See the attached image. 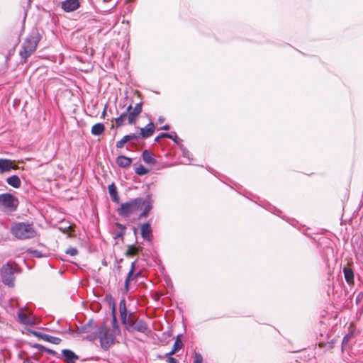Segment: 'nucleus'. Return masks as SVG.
Segmentation results:
<instances>
[{
	"label": "nucleus",
	"instance_id": "nucleus-1",
	"mask_svg": "<svg viewBox=\"0 0 363 363\" xmlns=\"http://www.w3.org/2000/svg\"><path fill=\"white\" fill-rule=\"evenodd\" d=\"M118 310L121 323L128 333L147 334L150 332L147 323L143 319L140 318L134 312L128 313L125 298L120 301Z\"/></svg>",
	"mask_w": 363,
	"mask_h": 363
},
{
	"label": "nucleus",
	"instance_id": "nucleus-2",
	"mask_svg": "<svg viewBox=\"0 0 363 363\" xmlns=\"http://www.w3.org/2000/svg\"><path fill=\"white\" fill-rule=\"evenodd\" d=\"M114 333H109V329L105 324H102L95 331V333H91L86 335V339L89 341H94L99 339L101 347L107 350L115 342Z\"/></svg>",
	"mask_w": 363,
	"mask_h": 363
},
{
	"label": "nucleus",
	"instance_id": "nucleus-3",
	"mask_svg": "<svg viewBox=\"0 0 363 363\" xmlns=\"http://www.w3.org/2000/svg\"><path fill=\"white\" fill-rule=\"evenodd\" d=\"M40 40V36L38 32L33 33L23 40L19 50L21 63H26L28 58L35 52Z\"/></svg>",
	"mask_w": 363,
	"mask_h": 363
},
{
	"label": "nucleus",
	"instance_id": "nucleus-4",
	"mask_svg": "<svg viewBox=\"0 0 363 363\" xmlns=\"http://www.w3.org/2000/svg\"><path fill=\"white\" fill-rule=\"evenodd\" d=\"M143 111V102H139L133 107L130 104L126 108L125 112L121 113L118 118L115 119V125L116 128L121 127L124 125L125 121L128 120L129 125L135 124L139 116Z\"/></svg>",
	"mask_w": 363,
	"mask_h": 363
},
{
	"label": "nucleus",
	"instance_id": "nucleus-5",
	"mask_svg": "<svg viewBox=\"0 0 363 363\" xmlns=\"http://www.w3.org/2000/svg\"><path fill=\"white\" fill-rule=\"evenodd\" d=\"M11 232L16 238L21 240L33 238L37 235L33 224L29 223H15L11 226Z\"/></svg>",
	"mask_w": 363,
	"mask_h": 363
},
{
	"label": "nucleus",
	"instance_id": "nucleus-6",
	"mask_svg": "<svg viewBox=\"0 0 363 363\" xmlns=\"http://www.w3.org/2000/svg\"><path fill=\"white\" fill-rule=\"evenodd\" d=\"M145 204L143 198H136L128 202L123 203L117 209L118 215L123 217H129L140 211Z\"/></svg>",
	"mask_w": 363,
	"mask_h": 363
},
{
	"label": "nucleus",
	"instance_id": "nucleus-7",
	"mask_svg": "<svg viewBox=\"0 0 363 363\" xmlns=\"http://www.w3.org/2000/svg\"><path fill=\"white\" fill-rule=\"evenodd\" d=\"M18 205V200L11 194H0V208H4L10 211H15Z\"/></svg>",
	"mask_w": 363,
	"mask_h": 363
},
{
	"label": "nucleus",
	"instance_id": "nucleus-8",
	"mask_svg": "<svg viewBox=\"0 0 363 363\" xmlns=\"http://www.w3.org/2000/svg\"><path fill=\"white\" fill-rule=\"evenodd\" d=\"M2 282L9 286L14 285V269L9 262L4 264L1 269Z\"/></svg>",
	"mask_w": 363,
	"mask_h": 363
},
{
	"label": "nucleus",
	"instance_id": "nucleus-9",
	"mask_svg": "<svg viewBox=\"0 0 363 363\" xmlns=\"http://www.w3.org/2000/svg\"><path fill=\"white\" fill-rule=\"evenodd\" d=\"M18 167L15 164V161L9 159H0V172H7L11 169H18Z\"/></svg>",
	"mask_w": 363,
	"mask_h": 363
},
{
	"label": "nucleus",
	"instance_id": "nucleus-10",
	"mask_svg": "<svg viewBox=\"0 0 363 363\" xmlns=\"http://www.w3.org/2000/svg\"><path fill=\"white\" fill-rule=\"evenodd\" d=\"M96 329L94 320L90 319L85 325L77 328V333H86L88 335L91 333H95Z\"/></svg>",
	"mask_w": 363,
	"mask_h": 363
},
{
	"label": "nucleus",
	"instance_id": "nucleus-11",
	"mask_svg": "<svg viewBox=\"0 0 363 363\" xmlns=\"http://www.w3.org/2000/svg\"><path fill=\"white\" fill-rule=\"evenodd\" d=\"M80 6L79 0H65L62 4V9L66 12L77 10Z\"/></svg>",
	"mask_w": 363,
	"mask_h": 363
},
{
	"label": "nucleus",
	"instance_id": "nucleus-12",
	"mask_svg": "<svg viewBox=\"0 0 363 363\" xmlns=\"http://www.w3.org/2000/svg\"><path fill=\"white\" fill-rule=\"evenodd\" d=\"M33 334L35 335V336L43 340L44 341L55 345H59L62 342V340L60 338L50 335L48 334L43 333L40 332H34Z\"/></svg>",
	"mask_w": 363,
	"mask_h": 363
},
{
	"label": "nucleus",
	"instance_id": "nucleus-13",
	"mask_svg": "<svg viewBox=\"0 0 363 363\" xmlns=\"http://www.w3.org/2000/svg\"><path fill=\"white\" fill-rule=\"evenodd\" d=\"M111 305H112L111 306V315H112L111 322H112L113 333H114V335H119L121 334V329L118 324V321H117V318H116V306H115V303H114L113 299L112 300Z\"/></svg>",
	"mask_w": 363,
	"mask_h": 363
},
{
	"label": "nucleus",
	"instance_id": "nucleus-14",
	"mask_svg": "<svg viewBox=\"0 0 363 363\" xmlns=\"http://www.w3.org/2000/svg\"><path fill=\"white\" fill-rule=\"evenodd\" d=\"M155 126L152 122H150L145 128H140V135L143 138L150 137L155 133Z\"/></svg>",
	"mask_w": 363,
	"mask_h": 363
},
{
	"label": "nucleus",
	"instance_id": "nucleus-15",
	"mask_svg": "<svg viewBox=\"0 0 363 363\" xmlns=\"http://www.w3.org/2000/svg\"><path fill=\"white\" fill-rule=\"evenodd\" d=\"M141 235L144 239L147 240H150L152 234V228L150 224L148 223H145L141 225L140 227Z\"/></svg>",
	"mask_w": 363,
	"mask_h": 363
},
{
	"label": "nucleus",
	"instance_id": "nucleus-16",
	"mask_svg": "<svg viewBox=\"0 0 363 363\" xmlns=\"http://www.w3.org/2000/svg\"><path fill=\"white\" fill-rule=\"evenodd\" d=\"M116 162L120 167L125 168L131 165L132 159L125 155H119L117 157Z\"/></svg>",
	"mask_w": 363,
	"mask_h": 363
},
{
	"label": "nucleus",
	"instance_id": "nucleus-17",
	"mask_svg": "<svg viewBox=\"0 0 363 363\" xmlns=\"http://www.w3.org/2000/svg\"><path fill=\"white\" fill-rule=\"evenodd\" d=\"M62 354L65 357L67 363H68V362H74V360L79 359V356L69 349L63 350L62 351Z\"/></svg>",
	"mask_w": 363,
	"mask_h": 363
},
{
	"label": "nucleus",
	"instance_id": "nucleus-18",
	"mask_svg": "<svg viewBox=\"0 0 363 363\" xmlns=\"http://www.w3.org/2000/svg\"><path fill=\"white\" fill-rule=\"evenodd\" d=\"M183 347V343L182 341L180 339V335H178L177 337V339L174 343V345L172 347V349L170 352L165 354L164 356H169L174 354L177 352H178L179 350H181Z\"/></svg>",
	"mask_w": 363,
	"mask_h": 363
},
{
	"label": "nucleus",
	"instance_id": "nucleus-19",
	"mask_svg": "<svg viewBox=\"0 0 363 363\" xmlns=\"http://www.w3.org/2000/svg\"><path fill=\"white\" fill-rule=\"evenodd\" d=\"M108 189L112 201L116 203H119L120 198L118 194L117 188L116 185L113 183H112L108 186Z\"/></svg>",
	"mask_w": 363,
	"mask_h": 363
},
{
	"label": "nucleus",
	"instance_id": "nucleus-20",
	"mask_svg": "<svg viewBox=\"0 0 363 363\" xmlns=\"http://www.w3.org/2000/svg\"><path fill=\"white\" fill-rule=\"evenodd\" d=\"M343 273L345 281L348 284H354V272L353 270L350 267H345L343 268Z\"/></svg>",
	"mask_w": 363,
	"mask_h": 363
},
{
	"label": "nucleus",
	"instance_id": "nucleus-21",
	"mask_svg": "<svg viewBox=\"0 0 363 363\" xmlns=\"http://www.w3.org/2000/svg\"><path fill=\"white\" fill-rule=\"evenodd\" d=\"M9 185L14 188H19L21 186V181L17 175H12L6 179Z\"/></svg>",
	"mask_w": 363,
	"mask_h": 363
},
{
	"label": "nucleus",
	"instance_id": "nucleus-22",
	"mask_svg": "<svg viewBox=\"0 0 363 363\" xmlns=\"http://www.w3.org/2000/svg\"><path fill=\"white\" fill-rule=\"evenodd\" d=\"M91 132L94 135H103L105 132V126L103 123H96L91 127Z\"/></svg>",
	"mask_w": 363,
	"mask_h": 363
},
{
	"label": "nucleus",
	"instance_id": "nucleus-23",
	"mask_svg": "<svg viewBox=\"0 0 363 363\" xmlns=\"http://www.w3.org/2000/svg\"><path fill=\"white\" fill-rule=\"evenodd\" d=\"M142 157H143V161L146 164H151V165H155L157 163L156 160L152 157V156L150 154V152L148 150H145L143 152Z\"/></svg>",
	"mask_w": 363,
	"mask_h": 363
},
{
	"label": "nucleus",
	"instance_id": "nucleus-24",
	"mask_svg": "<svg viewBox=\"0 0 363 363\" xmlns=\"http://www.w3.org/2000/svg\"><path fill=\"white\" fill-rule=\"evenodd\" d=\"M33 347L34 348H36V349H38L40 351H43V352H47L48 354H50L52 356H55V357H57L58 355V353L57 352H55V350H51V349H49V348H47L40 344H35L33 345Z\"/></svg>",
	"mask_w": 363,
	"mask_h": 363
},
{
	"label": "nucleus",
	"instance_id": "nucleus-25",
	"mask_svg": "<svg viewBox=\"0 0 363 363\" xmlns=\"http://www.w3.org/2000/svg\"><path fill=\"white\" fill-rule=\"evenodd\" d=\"M133 271H134V262H132L131 264V268L127 275V277L125 279V290L126 291H128L129 290V282L130 281L133 279L132 277H133Z\"/></svg>",
	"mask_w": 363,
	"mask_h": 363
},
{
	"label": "nucleus",
	"instance_id": "nucleus-26",
	"mask_svg": "<svg viewBox=\"0 0 363 363\" xmlns=\"http://www.w3.org/2000/svg\"><path fill=\"white\" fill-rule=\"evenodd\" d=\"M31 257H49L50 253L46 251V252L43 253V251H27Z\"/></svg>",
	"mask_w": 363,
	"mask_h": 363
},
{
	"label": "nucleus",
	"instance_id": "nucleus-27",
	"mask_svg": "<svg viewBox=\"0 0 363 363\" xmlns=\"http://www.w3.org/2000/svg\"><path fill=\"white\" fill-rule=\"evenodd\" d=\"M130 138L129 135H125L121 140L116 142V146L117 148L123 147L124 145L128 142L130 141Z\"/></svg>",
	"mask_w": 363,
	"mask_h": 363
},
{
	"label": "nucleus",
	"instance_id": "nucleus-28",
	"mask_svg": "<svg viewBox=\"0 0 363 363\" xmlns=\"http://www.w3.org/2000/svg\"><path fill=\"white\" fill-rule=\"evenodd\" d=\"M145 208L142 211V213L139 215L138 219H140L142 218H145L148 216L150 210L152 209V206L149 203L145 204Z\"/></svg>",
	"mask_w": 363,
	"mask_h": 363
},
{
	"label": "nucleus",
	"instance_id": "nucleus-29",
	"mask_svg": "<svg viewBox=\"0 0 363 363\" xmlns=\"http://www.w3.org/2000/svg\"><path fill=\"white\" fill-rule=\"evenodd\" d=\"M135 173L138 175H145L148 173L149 170L145 168L143 165L140 164L139 167L135 168Z\"/></svg>",
	"mask_w": 363,
	"mask_h": 363
},
{
	"label": "nucleus",
	"instance_id": "nucleus-30",
	"mask_svg": "<svg viewBox=\"0 0 363 363\" xmlns=\"http://www.w3.org/2000/svg\"><path fill=\"white\" fill-rule=\"evenodd\" d=\"M164 138H167L174 140V138H173L172 134L167 133H162L161 134H160L158 136H157L155 138V141L160 142V140L164 139Z\"/></svg>",
	"mask_w": 363,
	"mask_h": 363
},
{
	"label": "nucleus",
	"instance_id": "nucleus-31",
	"mask_svg": "<svg viewBox=\"0 0 363 363\" xmlns=\"http://www.w3.org/2000/svg\"><path fill=\"white\" fill-rule=\"evenodd\" d=\"M354 336V333L352 331L348 333L347 334H346L343 339H342V347H344L345 345H346L349 341Z\"/></svg>",
	"mask_w": 363,
	"mask_h": 363
},
{
	"label": "nucleus",
	"instance_id": "nucleus-32",
	"mask_svg": "<svg viewBox=\"0 0 363 363\" xmlns=\"http://www.w3.org/2000/svg\"><path fill=\"white\" fill-rule=\"evenodd\" d=\"M18 317L21 321V323L27 325H31V322L29 320V318L24 313H19Z\"/></svg>",
	"mask_w": 363,
	"mask_h": 363
},
{
	"label": "nucleus",
	"instance_id": "nucleus-33",
	"mask_svg": "<svg viewBox=\"0 0 363 363\" xmlns=\"http://www.w3.org/2000/svg\"><path fill=\"white\" fill-rule=\"evenodd\" d=\"M193 363H203V357L200 353L194 352V359Z\"/></svg>",
	"mask_w": 363,
	"mask_h": 363
},
{
	"label": "nucleus",
	"instance_id": "nucleus-34",
	"mask_svg": "<svg viewBox=\"0 0 363 363\" xmlns=\"http://www.w3.org/2000/svg\"><path fill=\"white\" fill-rule=\"evenodd\" d=\"M167 358V362L169 363H179V361L175 358L172 357V355L165 356Z\"/></svg>",
	"mask_w": 363,
	"mask_h": 363
},
{
	"label": "nucleus",
	"instance_id": "nucleus-35",
	"mask_svg": "<svg viewBox=\"0 0 363 363\" xmlns=\"http://www.w3.org/2000/svg\"><path fill=\"white\" fill-rule=\"evenodd\" d=\"M334 344H335V342L334 340H331L330 342H328L325 345V347H326V348L328 350H331L334 347Z\"/></svg>",
	"mask_w": 363,
	"mask_h": 363
},
{
	"label": "nucleus",
	"instance_id": "nucleus-36",
	"mask_svg": "<svg viewBox=\"0 0 363 363\" xmlns=\"http://www.w3.org/2000/svg\"><path fill=\"white\" fill-rule=\"evenodd\" d=\"M129 135H130V140L138 139L140 136L135 133H132V134H130Z\"/></svg>",
	"mask_w": 363,
	"mask_h": 363
},
{
	"label": "nucleus",
	"instance_id": "nucleus-37",
	"mask_svg": "<svg viewBox=\"0 0 363 363\" xmlns=\"http://www.w3.org/2000/svg\"><path fill=\"white\" fill-rule=\"evenodd\" d=\"M170 128V126L169 124H165L164 125L162 126L160 128V130H169Z\"/></svg>",
	"mask_w": 363,
	"mask_h": 363
},
{
	"label": "nucleus",
	"instance_id": "nucleus-38",
	"mask_svg": "<svg viewBox=\"0 0 363 363\" xmlns=\"http://www.w3.org/2000/svg\"><path fill=\"white\" fill-rule=\"evenodd\" d=\"M77 252L78 251H66V253L70 255L71 256H75Z\"/></svg>",
	"mask_w": 363,
	"mask_h": 363
},
{
	"label": "nucleus",
	"instance_id": "nucleus-39",
	"mask_svg": "<svg viewBox=\"0 0 363 363\" xmlns=\"http://www.w3.org/2000/svg\"><path fill=\"white\" fill-rule=\"evenodd\" d=\"M67 332L72 335L74 334V333H77V330H72L71 328H69Z\"/></svg>",
	"mask_w": 363,
	"mask_h": 363
},
{
	"label": "nucleus",
	"instance_id": "nucleus-40",
	"mask_svg": "<svg viewBox=\"0 0 363 363\" xmlns=\"http://www.w3.org/2000/svg\"><path fill=\"white\" fill-rule=\"evenodd\" d=\"M164 121H165V118H164L163 116H160V117L158 118V122H159L160 123H163Z\"/></svg>",
	"mask_w": 363,
	"mask_h": 363
},
{
	"label": "nucleus",
	"instance_id": "nucleus-41",
	"mask_svg": "<svg viewBox=\"0 0 363 363\" xmlns=\"http://www.w3.org/2000/svg\"><path fill=\"white\" fill-rule=\"evenodd\" d=\"M117 225H118L120 228H121V230H123V233H124L125 230V227L124 225H121V224H119V223H117Z\"/></svg>",
	"mask_w": 363,
	"mask_h": 363
},
{
	"label": "nucleus",
	"instance_id": "nucleus-42",
	"mask_svg": "<svg viewBox=\"0 0 363 363\" xmlns=\"http://www.w3.org/2000/svg\"><path fill=\"white\" fill-rule=\"evenodd\" d=\"M363 254V250L356 251V257L358 258L359 256H362Z\"/></svg>",
	"mask_w": 363,
	"mask_h": 363
},
{
	"label": "nucleus",
	"instance_id": "nucleus-43",
	"mask_svg": "<svg viewBox=\"0 0 363 363\" xmlns=\"http://www.w3.org/2000/svg\"><path fill=\"white\" fill-rule=\"evenodd\" d=\"M128 250H138V248H136L135 246L133 245H130L128 246Z\"/></svg>",
	"mask_w": 363,
	"mask_h": 363
},
{
	"label": "nucleus",
	"instance_id": "nucleus-44",
	"mask_svg": "<svg viewBox=\"0 0 363 363\" xmlns=\"http://www.w3.org/2000/svg\"><path fill=\"white\" fill-rule=\"evenodd\" d=\"M69 229H71V226H68L67 228H65L64 230H62L64 233L67 232Z\"/></svg>",
	"mask_w": 363,
	"mask_h": 363
},
{
	"label": "nucleus",
	"instance_id": "nucleus-45",
	"mask_svg": "<svg viewBox=\"0 0 363 363\" xmlns=\"http://www.w3.org/2000/svg\"><path fill=\"white\" fill-rule=\"evenodd\" d=\"M135 251H130V250H128L126 251V254L127 255H133V252H135Z\"/></svg>",
	"mask_w": 363,
	"mask_h": 363
},
{
	"label": "nucleus",
	"instance_id": "nucleus-46",
	"mask_svg": "<svg viewBox=\"0 0 363 363\" xmlns=\"http://www.w3.org/2000/svg\"><path fill=\"white\" fill-rule=\"evenodd\" d=\"M105 114H106V108L103 111V115H105Z\"/></svg>",
	"mask_w": 363,
	"mask_h": 363
},
{
	"label": "nucleus",
	"instance_id": "nucleus-47",
	"mask_svg": "<svg viewBox=\"0 0 363 363\" xmlns=\"http://www.w3.org/2000/svg\"><path fill=\"white\" fill-rule=\"evenodd\" d=\"M319 346H320V347H323V343H320V344H319Z\"/></svg>",
	"mask_w": 363,
	"mask_h": 363
},
{
	"label": "nucleus",
	"instance_id": "nucleus-48",
	"mask_svg": "<svg viewBox=\"0 0 363 363\" xmlns=\"http://www.w3.org/2000/svg\"><path fill=\"white\" fill-rule=\"evenodd\" d=\"M107 0H104V1H106Z\"/></svg>",
	"mask_w": 363,
	"mask_h": 363
},
{
	"label": "nucleus",
	"instance_id": "nucleus-49",
	"mask_svg": "<svg viewBox=\"0 0 363 363\" xmlns=\"http://www.w3.org/2000/svg\"><path fill=\"white\" fill-rule=\"evenodd\" d=\"M107 0H104V1H106Z\"/></svg>",
	"mask_w": 363,
	"mask_h": 363
}]
</instances>
